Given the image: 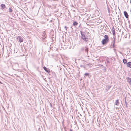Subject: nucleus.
<instances>
[{"label": "nucleus", "instance_id": "nucleus-1", "mask_svg": "<svg viewBox=\"0 0 131 131\" xmlns=\"http://www.w3.org/2000/svg\"><path fill=\"white\" fill-rule=\"evenodd\" d=\"M0 7L1 9L5 13H8V12L10 13H12L13 11L12 7H9V6H6L4 4H1Z\"/></svg>", "mask_w": 131, "mask_h": 131}, {"label": "nucleus", "instance_id": "nucleus-2", "mask_svg": "<svg viewBox=\"0 0 131 131\" xmlns=\"http://www.w3.org/2000/svg\"><path fill=\"white\" fill-rule=\"evenodd\" d=\"M104 37V38L102 41V43L103 45L106 44L108 43L109 41V38L107 35H105Z\"/></svg>", "mask_w": 131, "mask_h": 131}, {"label": "nucleus", "instance_id": "nucleus-3", "mask_svg": "<svg viewBox=\"0 0 131 131\" xmlns=\"http://www.w3.org/2000/svg\"><path fill=\"white\" fill-rule=\"evenodd\" d=\"M81 38L85 42H87L88 41V38L86 37L85 33L82 31L81 32Z\"/></svg>", "mask_w": 131, "mask_h": 131}, {"label": "nucleus", "instance_id": "nucleus-4", "mask_svg": "<svg viewBox=\"0 0 131 131\" xmlns=\"http://www.w3.org/2000/svg\"><path fill=\"white\" fill-rule=\"evenodd\" d=\"M17 39L18 40L19 42L21 43L23 41V38L21 36H18L17 37Z\"/></svg>", "mask_w": 131, "mask_h": 131}, {"label": "nucleus", "instance_id": "nucleus-5", "mask_svg": "<svg viewBox=\"0 0 131 131\" xmlns=\"http://www.w3.org/2000/svg\"><path fill=\"white\" fill-rule=\"evenodd\" d=\"M43 68L46 72L48 73H49L50 72V70L49 68H47L45 66L43 67Z\"/></svg>", "mask_w": 131, "mask_h": 131}, {"label": "nucleus", "instance_id": "nucleus-6", "mask_svg": "<svg viewBox=\"0 0 131 131\" xmlns=\"http://www.w3.org/2000/svg\"><path fill=\"white\" fill-rule=\"evenodd\" d=\"M124 13L125 17L127 18H128L129 15H128V13L126 11H124Z\"/></svg>", "mask_w": 131, "mask_h": 131}, {"label": "nucleus", "instance_id": "nucleus-7", "mask_svg": "<svg viewBox=\"0 0 131 131\" xmlns=\"http://www.w3.org/2000/svg\"><path fill=\"white\" fill-rule=\"evenodd\" d=\"M127 79L129 84L131 85V78H130L129 77H127Z\"/></svg>", "mask_w": 131, "mask_h": 131}, {"label": "nucleus", "instance_id": "nucleus-8", "mask_svg": "<svg viewBox=\"0 0 131 131\" xmlns=\"http://www.w3.org/2000/svg\"><path fill=\"white\" fill-rule=\"evenodd\" d=\"M126 66L127 67L131 68V62L127 63Z\"/></svg>", "mask_w": 131, "mask_h": 131}, {"label": "nucleus", "instance_id": "nucleus-9", "mask_svg": "<svg viewBox=\"0 0 131 131\" xmlns=\"http://www.w3.org/2000/svg\"><path fill=\"white\" fill-rule=\"evenodd\" d=\"M123 63L124 64H127V59H124L123 60Z\"/></svg>", "mask_w": 131, "mask_h": 131}, {"label": "nucleus", "instance_id": "nucleus-10", "mask_svg": "<svg viewBox=\"0 0 131 131\" xmlns=\"http://www.w3.org/2000/svg\"><path fill=\"white\" fill-rule=\"evenodd\" d=\"M115 104L117 105H119V100H117L115 101Z\"/></svg>", "mask_w": 131, "mask_h": 131}, {"label": "nucleus", "instance_id": "nucleus-11", "mask_svg": "<svg viewBox=\"0 0 131 131\" xmlns=\"http://www.w3.org/2000/svg\"><path fill=\"white\" fill-rule=\"evenodd\" d=\"M112 30L113 34L114 35L115 34V30L114 28L113 27L112 28Z\"/></svg>", "mask_w": 131, "mask_h": 131}, {"label": "nucleus", "instance_id": "nucleus-12", "mask_svg": "<svg viewBox=\"0 0 131 131\" xmlns=\"http://www.w3.org/2000/svg\"><path fill=\"white\" fill-rule=\"evenodd\" d=\"M78 23L76 21H75L73 22V25L75 26H76L78 24Z\"/></svg>", "mask_w": 131, "mask_h": 131}, {"label": "nucleus", "instance_id": "nucleus-13", "mask_svg": "<svg viewBox=\"0 0 131 131\" xmlns=\"http://www.w3.org/2000/svg\"><path fill=\"white\" fill-rule=\"evenodd\" d=\"M113 44L112 45V47L114 48L115 47V39H114V40L113 41Z\"/></svg>", "mask_w": 131, "mask_h": 131}, {"label": "nucleus", "instance_id": "nucleus-14", "mask_svg": "<svg viewBox=\"0 0 131 131\" xmlns=\"http://www.w3.org/2000/svg\"><path fill=\"white\" fill-rule=\"evenodd\" d=\"M84 75L86 76H89V74L88 73H85V74Z\"/></svg>", "mask_w": 131, "mask_h": 131}, {"label": "nucleus", "instance_id": "nucleus-15", "mask_svg": "<svg viewBox=\"0 0 131 131\" xmlns=\"http://www.w3.org/2000/svg\"><path fill=\"white\" fill-rule=\"evenodd\" d=\"M88 48H86L85 49V51L86 52H88Z\"/></svg>", "mask_w": 131, "mask_h": 131}, {"label": "nucleus", "instance_id": "nucleus-16", "mask_svg": "<svg viewBox=\"0 0 131 131\" xmlns=\"http://www.w3.org/2000/svg\"><path fill=\"white\" fill-rule=\"evenodd\" d=\"M125 104H126V107H127V102H126V100H125Z\"/></svg>", "mask_w": 131, "mask_h": 131}, {"label": "nucleus", "instance_id": "nucleus-17", "mask_svg": "<svg viewBox=\"0 0 131 131\" xmlns=\"http://www.w3.org/2000/svg\"><path fill=\"white\" fill-rule=\"evenodd\" d=\"M64 28H65L66 29V30H67V28H67V26H65V27H64Z\"/></svg>", "mask_w": 131, "mask_h": 131}, {"label": "nucleus", "instance_id": "nucleus-18", "mask_svg": "<svg viewBox=\"0 0 131 131\" xmlns=\"http://www.w3.org/2000/svg\"><path fill=\"white\" fill-rule=\"evenodd\" d=\"M103 49H104V50H105L106 49V47L104 48H103Z\"/></svg>", "mask_w": 131, "mask_h": 131}, {"label": "nucleus", "instance_id": "nucleus-19", "mask_svg": "<svg viewBox=\"0 0 131 131\" xmlns=\"http://www.w3.org/2000/svg\"><path fill=\"white\" fill-rule=\"evenodd\" d=\"M119 15H118V19L119 20Z\"/></svg>", "mask_w": 131, "mask_h": 131}, {"label": "nucleus", "instance_id": "nucleus-20", "mask_svg": "<svg viewBox=\"0 0 131 131\" xmlns=\"http://www.w3.org/2000/svg\"><path fill=\"white\" fill-rule=\"evenodd\" d=\"M45 32L44 31V32H43V34L44 35H45Z\"/></svg>", "mask_w": 131, "mask_h": 131}, {"label": "nucleus", "instance_id": "nucleus-21", "mask_svg": "<svg viewBox=\"0 0 131 131\" xmlns=\"http://www.w3.org/2000/svg\"><path fill=\"white\" fill-rule=\"evenodd\" d=\"M70 131H72V130L71 129H70Z\"/></svg>", "mask_w": 131, "mask_h": 131}, {"label": "nucleus", "instance_id": "nucleus-22", "mask_svg": "<svg viewBox=\"0 0 131 131\" xmlns=\"http://www.w3.org/2000/svg\"><path fill=\"white\" fill-rule=\"evenodd\" d=\"M111 87V86H109L108 88L109 89Z\"/></svg>", "mask_w": 131, "mask_h": 131}, {"label": "nucleus", "instance_id": "nucleus-23", "mask_svg": "<svg viewBox=\"0 0 131 131\" xmlns=\"http://www.w3.org/2000/svg\"><path fill=\"white\" fill-rule=\"evenodd\" d=\"M0 83L1 84H2V83L0 81Z\"/></svg>", "mask_w": 131, "mask_h": 131}, {"label": "nucleus", "instance_id": "nucleus-24", "mask_svg": "<svg viewBox=\"0 0 131 131\" xmlns=\"http://www.w3.org/2000/svg\"><path fill=\"white\" fill-rule=\"evenodd\" d=\"M107 63H109V61H107Z\"/></svg>", "mask_w": 131, "mask_h": 131}, {"label": "nucleus", "instance_id": "nucleus-25", "mask_svg": "<svg viewBox=\"0 0 131 131\" xmlns=\"http://www.w3.org/2000/svg\"><path fill=\"white\" fill-rule=\"evenodd\" d=\"M80 115L81 116V114H80Z\"/></svg>", "mask_w": 131, "mask_h": 131}]
</instances>
